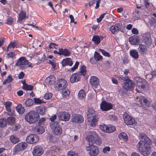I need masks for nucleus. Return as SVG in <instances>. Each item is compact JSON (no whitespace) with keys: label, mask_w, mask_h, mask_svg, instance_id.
<instances>
[{"label":"nucleus","mask_w":156,"mask_h":156,"mask_svg":"<svg viewBox=\"0 0 156 156\" xmlns=\"http://www.w3.org/2000/svg\"><path fill=\"white\" fill-rule=\"evenodd\" d=\"M139 137L142 140L138 142L137 147L142 154L144 156H147L150 153L151 147L149 144L151 142V140L144 133L140 134Z\"/></svg>","instance_id":"nucleus-1"},{"label":"nucleus","mask_w":156,"mask_h":156,"mask_svg":"<svg viewBox=\"0 0 156 156\" xmlns=\"http://www.w3.org/2000/svg\"><path fill=\"white\" fill-rule=\"evenodd\" d=\"M40 116L35 111L31 110L25 116V119L30 124H33L37 122L39 119Z\"/></svg>","instance_id":"nucleus-2"},{"label":"nucleus","mask_w":156,"mask_h":156,"mask_svg":"<svg viewBox=\"0 0 156 156\" xmlns=\"http://www.w3.org/2000/svg\"><path fill=\"white\" fill-rule=\"evenodd\" d=\"M87 116L88 121L91 122V126L93 127L95 126L97 122L98 118L95 115V111L92 108H88Z\"/></svg>","instance_id":"nucleus-3"},{"label":"nucleus","mask_w":156,"mask_h":156,"mask_svg":"<svg viewBox=\"0 0 156 156\" xmlns=\"http://www.w3.org/2000/svg\"><path fill=\"white\" fill-rule=\"evenodd\" d=\"M89 136L86 137V140L88 141V144H96L99 145L101 141V140L99 137L97 133L94 131H90L89 132Z\"/></svg>","instance_id":"nucleus-4"},{"label":"nucleus","mask_w":156,"mask_h":156,"mask_svg":"<svg viewBox=\"0 0 156 156\" xmlns=\"http://www.w3.org/2000/svg\"><path fill=\"white\" fill-rule=\"evenodd\" d=\"M86 67L85 66H81L80 71L78 73L73 74L70 78V81L71 83L77 82L80 80L81 75L84 76L86 74Z\"/></svg>","instance_id":"nucleus-5"},{"label":"nucleus","mask_w":156,"mask_h":156,"mask_svg":"<svg viewBox=\"0 0 156 156\" xmlns=\"http://www.w3.org/2000/svg\"><path fill=\"white\" fill-rule=\"evenodd\" d=\"M134 84L132 81L129 78L124 82L123 88L120 90V92H122L123 94H125L128 90H132L133 89Z\"/></svg>","instance_id":"nucleus-6"},{"label":"nucleus","mask_w":156,"mask_h":156,"mask_svg":"<svg viewBox=\"0 0 156 156\" xmlns=\"http://www.w3.org/2000/svg\"><path fill=\"white\" fill-rule=\"evenodd\" d=\"M89 144V146L86 147V150L89 151V154L91 156H96L99 153L98 147L94 144Z\"/></svg>","instance_id":"nucleus-7"},{"label":"nucleus","mask_w":156,"mask_h":156,"mask_svg":"<svg viewBox=\"0 0 156 156\" xmlns=\"http://www.w3.org/2000/svg\"><path fill=\"white\" fill-rule=\"evenodd\" d=\"M123 119L124 122L126 125H131L135 122V119L128 114L125 112L123 114Z\"/></svg>","instance_id":"nucleus-8"},{"label":"nucleus","mask_w":156,"mask_h":156,"mask_svg":"<svg viewBox=\"0 0 156 156\" xmlns=\"http://www.w3.org/2000/svg\"><path fill=\"white\" fill-rule=\"evenodd\" d=\"M39 139L38 136L34 134H31L27 136L26 141L29 144L35 143L38 142Z\"/></svg>","instance_id":"nucleus-9"},{"label":"nucleus","mask_w":156,"mask_h":156,"mask_svg":"<svg viewBox=\"0 0 156 156\" xmlns=\"http://www.w3.org/2000/svg\"><path fill=\"white\" fill-rule=\"evenodd\" d=\"M58 87L56 86V88L57 90H65L67 86L66 80L61 79L59 80L57 82Z\"/></svg>","instance_id":"nucleus-10"},{"label":"nucleus","mask_w":156,"mask_h":156,"mask_svg":"<svg viewBox=\"0 0 156 156\" xmlns=\"http://www.w3.org/2000/svg\"><path fill=\"white\" fill-rule=\"evenodd\" d=\"M58 117L59 120L65 121H68L70 118V115L67 112H61L58 114Z\"/></svg>","instance_id":"nucleus-11"},{"label":"nucleus","mask_w":156,"mask_h":156,"mask_svg":"<svg viewBox=\"0 0 156 156\" xmlns=\"http://www.w3.org/2000/svg\"><path fill=\"white\" fill-rule=\"evenodd\" d=\"M71 121L73 123H80L83 121V118L80 115H75L72 116Z\"/></svg>","instance_id":"nucleus-12"},{"label":"nucleus","mask_w":156,"mask_h":156,"mask_svg":"<svg viewBox=\"0 0 156 156\" xmlns=\"http://www.w3.org/2000/svg\"><path fill=\"white\" fill-rule=\"evenodd\" d=\"M101 109L103 111H107L111 109L112 105V104L107 103L105 101H102L100 105Z\"/></svg>","instance_id":"nucleus-13"},{"label":"nucleus","mask_w":156,"mask_h":156,"mask_svg":"<svg viewBox=\"0 0 156 156\" xmlns=\"http://www.w3.org/2000/svg\"><path fill=\"white\" fill-rule=\"evenodd\" d=\"M44 152V150L43 149L40 147H35L33 151V154L35 156H41Z\"/></svg>","instance_id":"nucleus-14"},{"label":"nucleus","mask_w":156,"mask_h":156,"mask_svg":"<svg viewBox=\"0 0 156 156\" xmlns=\"http://www.w3.org/2000/svg\"><path fill=\"white\" fill-rule=\"evenodd\" d=\"M90 82L92 87L94 88H96L99 83V79L95 76H93L91 77Z\"/></svg>","instance_id":"nucleus-15"},{"label":"nucleus","mask_w":156,"mask_h":156,"mask_svg":"<svg viewBox=\"0 0 156 156\" xmlns=\"http://www.w3.org/2000/svg\"><path fill=\"white\" fill-rule=\"evenodd\" d=\"M47 108L43 105H41L36 107V113L38 114L42 115L44 114L47 111Z\"/></svg>","instance_id":"nucleus-16"},{"label":"nucleus","mask_w":156,"mask_h":156,"mask_svg":"<svg viewBox=\"0 0 156 156\" xmlns=\"http://www.w3.org/2000/svg\"><path fill=\"white\" fill-rule=\"evenodd\" d=\"M28 63V61L23 57H22L17 60L16 65L20 66L26 65Z\"/></svg>","instance_id":"nucleus-17"},{"label":"nucleus","mask_w":156,"mask_h":156,"mask_svg":"<svg viewBox=\"0 0 156 156\" xmlns=\"http://www.w3.org/2000/svg\"><path fill=\"white\" fill-rule=\"evenodd\" d=\"M139 40V37L136 35H134L129 38V41L132 45H136Z\"/></svg>","instance_id":"nucleus-18"},{"label":"nucleus","mask_w":156,"mask_h":156,"mask_svg":"<svg viewBox=\"0 0 156 156\" xmlns=\"http://www.w3.org/2000/svg\"><path fill=\"white\" fill-rule=\"evenodd\" d=\"M63 66L67 65L71 66L73 64L72 59L70 58H67L63 60L62 63Z\"/></svg>","instance_id":"nucleus-19"},{"label":"nucleus","mask_w":156,"mask_h":156,"mask_svg":"<svg viewBox=\"0 0 156 156\" xmlns=\"http://www.w3.org/2000/svg\"><path fill=\"white\" fill-rule=\"evenodd\" d=\"M146 47L142 44H139L138 50L142 54L144 55L146 54L147 50Z\"/></svg>","instance_id":"nucleus-20"},{"label":"nucleus","mask_w":156,"mask_h":156,"mask_svg":"<svg viewBox=\"0 0 156 156\" xmlns=\"http://www.w3.org/2000/svg\"><path fill=\"white\" fill-rule=\"evenodd\" d=\"M143 43L145 44L147 47L150 46L152 43L151 37L149 36L148 37H145L144 38Z\"/></svg>","instance_id":"nucleus-21"},{"label":"nucleus","mask_w":156,"mask_h":156,"mask_svg":"<svg viewBox=\"0 0 156 156\" xmlns=\"http://www.w3.org/2000/svg\"><path fill=\"white\" fill-rule=\"evenodd\" d=\"M53 133L57 135H59L62 133V129L60 126L52 129Z\"/></svg>","instance_id":"nucleus-22"},{"label":"nucleus","mask_w":156,"mask_h":156,"mask_svg":"<svg viewBox=\"0 0 156 156\" xmlns=\"http://www.w3.org/2000/svg\"><path fill=\"white\" fill-rule=\"evenodd\" d=\"M130 55L135 59H137L138 58L139 55L138 52L136 50H130Z\"/></svg>","instance_id":"nucleus-23"},{"label":"nucleus","mask_w":156,"mask_h":156,"mask_svg":"<svg viewBox=\"0 0 156 156\" xmlns=\"http://www.w3.org/2000/svg\"><path fill=\"white\" fill-rule=\"evenodd\" d=\"M61 51L60 54L61 55H63L65 56H68L70 55V52L67 49H63L62 48H60Z\"/></svg>","instance_id":"nucleus-24"},{"label":"nucleus","mask_w":156,"mask_h":156,"mask_svg":"<svg viewBox=\"0 0 156 156\" xmlns=\"http://www.w3.org/2000/svg\"><path fill=\"white\" fill-rule=\"evenodd\" d=\"M147 82L145 80H142L141 82L137 83L136 84L139 87H140L141 88L144 89L147 84Z\"/></svg>","instance_id":"nucleus-25"},{"label":"nucleus","mask_w":156,"mask_h":156,"mask_svg":"<svg viewBox=\"0 0 156 156\" xmlns=\"http://www.w3.org/2000/svg\"><path fill=\"white\" fill-rule=\"evenodd\" d=\"M26 18V12L25 11L22 10L19 14V17L18 19V21H21L24 18Z\"/></svg>","instance_id":"nucleus-26"},{"label":"nucleus","mask_w":156,"mask_h":156,"mask_svg":"<svg viewBox=\"0 0 156 156\" xmlns=\"http://www.w3.org/2000/svg\"><path fill=\"white\" fill-rule=\"evenodd\" d=\"M16 109L20 114H23L25 111L24 108L22 107V105L20 104L16 107Z\"/></svg>","instance_id":"nucleus-27"},{"label":"nucleus","mask_w":156,"mask_h":156,"mask_svg":"<svg viewBox=\"0 0 156 156\" xmlns=\"http://www.w3.org/2000/svg\"><path fill=\"white\" fill-rule=\"evenodd\" d=\"M141 104L143 106L149 107L150 104L149 101L146 99H141Z\"/></svg>","instance_id":"nucleus-28"},{"label":"nucleus","mask_w":156,"mask_h":156,"mask_svg":"<svg viewBox=\"0 0 156 156\" xmlns=\"http://www.w3.org/2000/svg\"><path fill=\"white\" fill-rule=\"evenodd\" d=\"M35 129H36L37 132L39 134H41L43 133L44 131V127L38 125L37 127Z\"/></svg>","instance_id":"nucleus-29"},{"label":"nucleus","mask_w":156,"mask_h":156,"mask_svg":"<svg viewBox=\"0 0 156 156\" xmlns=\"http://www.w3.org/2000/svg\"><path fill=\"white\" fill-rule=\"evenodd\" d=\"M106 132L110 133L114 131L115 130V128L113 126H111L110 127H105Z\"/></svg>","instance_id":"nucleus-30"},{"label":"nucleus","mask_w":156,"mask_h":156,"mask_svg":"<svg viewBox=\"0 0 156 156\" xmlns=\"http://www.w3.org/2000/svg\"><path fill=\"white\" fill-rule=\"evenodd\" d=\"M119 29L116 28L115 26H112L110 28V30L113 34H116L119 31Z\"/></svg>","instance_id":"nucleus-31"},{"label":"nucleus","mask_w":156,"mask_h":156,"mask_svg":"<svg viewBox=\"0 0 156 156\" xmlns=\"http://www.w3.org/2000/svg\"><path fill=\"white\" fill-rule=\"evenodd\" d=\"M33 101L30 98L28 99L25 103V105L27 107H30L33 105Z\"/></svg>","instance_id":"nucleus-32"},{"label":"nucleus","mask_w":156,"mask_h":156,"mask_svg":"<svg viewBox=\"0 0 156 156\" xmlns=\"http://www.w3.org/2000/svg\"><path fill=\"white\" fill-rule=\"evenodd\" d=\"M50 126L51 129H52L60 126L57 122H52L50 123Z\"/></svg>","instance_id":"nucleus-33"},{"label":"nucleus","mask_w":156,"mask_h":156,"mask_svg":"<svg viewBox=\"0 0 156 156\" xmlns=\"http://www.w3.org/2000/svg\"><path fill=\"white\" fill-rule=\"evenodd\" d=\"M10 140L11 142L14 144L17 143L19 141V139L13 135L10 136Z\"/></svg>","instance_id":"nucleus-34"},{"label":"nucleus","mask_w":156,"mask_h":156,"mask_svg":"<svg viewBox=\"0 0 156 156\" xmlns=\"http://www.w3.org/2000/svg\"><path fill=\"white\" fill-rule=\"evenodd\" d=\"M13 80L12 76L10 75L3 82V84H6L7 83H9Z\"/></svg>","instance_id":"nucleus-35"},{"label":"nucleus","mask_w":156,"mask_h":156,"mask_svg":"<svg viewBox=\"0 0 156 156\" xmlns=\"http://www.w3.org/2000/svg\"><path fill=\"white\" fill-rule=\"evenodd\" d=\"M94 57L98 62L102 58V57L96 51H95L94 54Z\"/></svg>","instance_id":"nucleus-36"},{"label":"nucleus","mask_w":156,"mask_h":156,"mask_svg":"<svg viewBox=\"0 0 156 156\" xmlns=\"http://www.w3.org/2000/svg\"><path fill=\"white\" fill-rule=\"evenodd\" d=\"M33 86L31 85H29L27 84H24L23 86V89L26 90H33Z\"/></svg>","instance_id":"nucleus-37"},{"label":"nucleus","mask_w":156,"mask_h":156,"mask_svg":"<svg viewBox=\"0 0 156 156\" xmlns=\"http://www.w3.org/2000/svg\"><path fill=\"white\" fill-rule=\"evenodd\" d=\"M92 40L94 41L95 43L97 44H98L100 41V37L98 36H94Z\"/></svg>","instance_id":"nucleus-38"},{"label":"nucleus","mask_w":156,"mask_h":156,"mask_svg":"<svg viewBox=\"0 0 156 156\" xmlns=\"http://www.w3.org/2000/svg\"><path fill=\"white\" fill-rule=\"evenodd\" d=\"M55 79L54 76H51V77L50 78V77L47 78L46 80L48 81L49 84L50 85L53 84L55 83Z\"/></svg>","instance_id":"nucleus-39"},{"label":"nucleus","mask_w":156,"mask_h":156,"mask_svg":"<svg viewBox=\"0 0 156 156\" xmlns=\"http://www.w3.org/2000/svg\"><path fill=\"white\" fill-rule=\"evenodd\" d=\"M119 137L120 139H123L125 140L128 139L127 134L124 133H120L119 135Z\"/></svg>","instance_id":"nucleus-40"},{"label":"nucleus","mask_w":156,"mask_h":156,"mask_svg":"<svg viewBox=\"0 0 156 156\" xmlns=\"http://www.w3.org/2000/svg\"><path fill=\"white\" fill-rule=\"evenodd\" d=\"M20 125L19 124L13 125L12 126L11 129L12 131H16L20 128Z\"/></svg>","instance_id":"nucleus-41"},{"label":"nucleus","mask_w":156,"mask_h":156,"mask_svg":"<svg viewBox=\"0 0 156 156\" xmlns=\"http://www.w3.org/2000/svg\"><path fill=\"white\" fill-rule=\"evenodd\" d=\"M149 24L151 26H152L153 27H154L156 25V20L155 19L152 17L150 20L149 22Z\"/></svg>","instance_id":"nucleus-42"},{"label":"nucleus","mask_w":156,"mask_h":156,"mask_svg":"<svg viewBox=\"0 0 156 156\" xmlns=\"http://www.w3.org/2000/svg\"><path fill=\"white\" fill-rule=\"evenodd\" d=\"M85 95L86 94L84 90H80L79 92L78 96L80 99H82L85 96Z\"/></svg>","instance_id":"nucleus-43"},{"label":"nucleus","mask_w":156,"mask_h":156,"mask_svg":"<svg viewBox=\"0 0 156 156\" xmlns=\"http://www.w3.org/2000/svg\"><path fill=\"white\" fill-rule=\"evenodd\" d=\"M6 124V118L0 119V127H3L5 126Z\"/></svg>","instance_id":"nucleus-44"},{"label":"nucleus","mask_w":156,"mask_h":156,"mask_svg":"<svg viewBox=\"0 0 156 156\" xmlns=\"http://www.w3.org/2000/svg\"><path fill=\"white\" fill-rule=\"evenodd\" d=\"M12 105V103L9 102H6L5 104V107L6 110L9 112L11 111L10 107Z\"/></svg>","instance_id":"nucleus-45"},{"label":"nucleus","mask_w":156,"mask_h":156,"mask_svg":"<svg viewBox=\"0 0 156 156\" xmlns=\"http://www.w3.org/2000/svg\"><path fill=\"white\" fill-rule=\"evenodd\" d=\"M99 50L101 52L102 54L104 56L108 57H110V54L104 50L101 49H99Z\"/></svg>","instance_id":"nucleus-46"},{"label":"nucleus","mask_w":156,"mask_h":156,"mask_svg":"<svg viewBox=\"0 0 156 156\" xmlns=\"http://www.w3.org/2000/svg\"><path fill=\"white\" fill-rule=\"evenodd\" d=\"M33 100L34 103L35 104H41L44 103V102L39 98H34L33 99Z\"/></svg>","instance_id":"nucleus-47"},{"label":"nucleus","mask_w":156,"mask_h":156,"mask_svg":"<svg viewBox=\"0 0 156 156\" xmlns=\"http://www.w3.org/2000/svg\"><path fill=\"white\" fill-rule=\"evenodd\" d=\"M17 43L16 41L11 42L8 45V48H14L17 45Z\"/></svg>","instance_id":"nucleus-48"},{"label":"nucleus","mask_w":156,"mask_h":156,"mask_svg":"<svg viewBox=\"0 0 156 156\" xmlns=\"http://www.w3.org/2000/svg\"><path fill=\"white\" fill-rule=\"evenodd\" d=\"M63 96V97H66L68 96L69 95L70 92L69 90H63L62 91Z\"/></svg>","instance_id":"nucleus-49"},{"label":"nucleus","mask_w":156,"mask_h":156,"mask_svg":"<svg viewBox=\"0 0 156 156\" xmlns=\"http://www.w3.org/2000/svg\"><path fill=\"white\" fill-rule=\"evenodd\" d=\"M15 118L14 117H10L7 119V121L9 123H12L15 121Z\"/></svg>","instance_id":"nucleus-50"},{"label":"nucleus","mask_w":156,"mask_h":156,"mask_svg":"<svg viewBox=\"0 0 156 156\" xmlns=\"http://www.w3.org/2000/svg\"><path fill=\"white\" fill-rule=\"evenodd\" d=\"M109 118L112 121L116 120L117 119V117L116 116L113 114L109 115Z\"/></svg>","instance_id":"nucleus-51"},{"label":"nucleus","mask_w":156,"mask_h":156,"mask_svg":"<svg viewBox=\"0 0 156 156\" xmlns=\"http://www.w3.org/2000/svg\"><path fill=\"white\" fill-rule=\"evenodd\" d=\"M13 22V19L11 17H9L7 20V24L11 25Z\"/></svg>","instance_id":"nucleus-52"},{"label":"nucleus","mask_w":156,"mask_h":156,"mask_svg":"<svg viewBox=\"0 0 156 156\" xmlns=\"http://www.w3.org/2000/svg\"><path fill=\"white\" fill-rule=\"evenodd\" d=\"M52 97L51 93H47L45 95L44 98L46 99H49Z\"/></svg>","instance_id":"nucleus-53"},{"label":"nucleus","mask_w":156,"mask_h":156,"mask_svg":"<svg viewBox=\"0 0 156 156\" xmlns=\"http://www.w3.org/2000/svg\"><path fill=\"white\" fill-rule=\"evenodd\" d=\"M48 63L52 65V68H54L56 66L55 63L53 60H48Z\"/></svg>","instance_id":"nucleus-54"},{"label":"nucleus","mask_w":156,"mask_h":156,"mask_svg":"<svg viewBox=\"0 0 156 156\" xmlns=\"http://www.w3.org/2000/svg\"><path fill=\"white\" fill-rule=\"evenodd\" d=\"M79 64V62H76L74 66L71 69V70L72 71H73L75 70L78 67Z\"/></svg>","instance_id":"nucleus-55"},{"label":"nucleus","mask_w":156,"mask_h":156,"mask_svg":"<svg viewBox=\"0 0 156 156\" xmlns=\"http://www.w3.org/2000/svg\"><path fill=\"white\" fill-rule=\"evenodd\" d=\"M46 119L44 118H41L38 122L39 125L43 124L44 122L45 121Z\"/></svg>","instance_id":"nucleus-56"},{"label":"nucleus","mask_w":156,"mask_h":156,"mask_svg":"<svg viewBox=\"0 0 156 156\" xmlns=\"http://www.w3.org/2000/svg\"><path fill=\"white\" fill-rule=\"evenodd\" d=\"M68 156H78L77 154L73 151H69L67 154Z\"/></svg>","instance_id":"nucleus-57"},{"label":"nucleus","mask_w":156,"mask_h":156,"mask_svg":"<svg viewBox=\"0 0 156 156\" xmlns=\"http://www.w3.org/2000/svg\"><path fill=\"white\" fill-rule=\"evenodd\" d=\"M151 76H150V79H152L153 78H155L156 77V71H154L152 72L151 73Z\"/></svg>","instance_id":"nucleus-58"},{"label":"nucleus","mask_w":156,"mask_h":156,"mask_svg":"<svg viewBox=\"0 0 156 156\" xmlns=\"http://www.w3.org/2000/svg\"><path fill=\"white\" fill-rule=\"evenodd\" d=\"M20 144L19 143L15 147V149L16 151L22 150V147L21 146Z\"/></svg>","instance_id":"nucleus-59"},{"label":"nucleus","mask_w":156,"mask_h":156,"mask_svg":"<svg viewBox=\"0 0 156 156\" xmlns=\"http://www.w3.org/2000/svg\"><path fill=\"white\" fill-rule=\"evenodd\" d=\"M129 78L128 77H120L119 78V80H120L121 82L124 81H126V80H127Z\"/></svg>","instance_id":"nucleus-60"},{"label":"nucleus","mask_w":156,"mask_h":156,"mask_svg":"<svg viewBox=\"0 0 156 156\" xmlns=\"http://www.w3.org/2000/svg\"><path fill=\"white\" fill-rule=\"evenodd\" d=\"M105 68L108 69L110 67V63L108 61H106L104 63Z\"/></svg>","instance_id":"nucleus-61"},{"label":"nucleus","mask_w":156,"mask_h":156,"mask_svg":"<svg viewBox=\"0 0 156 156\" xmlns=\"http://www.w3.org/2000/svg\"><path fill=\"white\" fill-rule=\"evenodd\" d=\"M142 80L143 79H142L140 78L139 76H136L134 78V80L137 83L140 82H141L142 81Z\"/></svg>","instance_id":"nucleus-62"},{"label":"nucleus","mask_w":156,"mask_h":156,"mask_svg":"<svg viewBox=\"0 0 156 156\" xmlns=\"http://www.w3.org/2000/svg\"><path fill=\"white\" fill-rule=\"evenodd\" d=\"M90 61L92 64H95L97 63V61L94 57L90 58Z\"/></svg>","instance_id":"nucleus-63"},{"label":"nucleus","mask_w":156,"mask_h":156,"mask_svg":"<svg viewBox=\"0 0 156 156\" xmlns=\"http://www.w3.org/2000/svg\"><path fill=\"white\" fill-rule=\"evenodd\" d=\"M21 146L22 147V150H23L25 149L27 146V144L26 143H24L22 144H20Z\"/></svg>","instance_id":"nucleus-64"}]
</instances>
